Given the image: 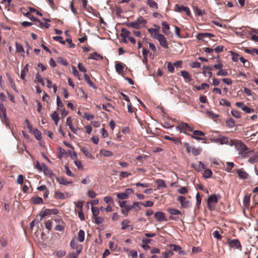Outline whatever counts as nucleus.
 <instances>
[{
  "label": "nucleus",
  "mask_w": 258,
  "mask_h": 258,
  "mask_svg": "<svg viewBox=\"0 0 258 258\" xmlns=\"http://www.w3.org/2000/svg\"><path fill=\"white\" fill-rule=\"evenodd\" d=\"M70 246L73 248L76 249V252L78 254H80L82 250V246L81 244H79L76 240H72L70 242Z\"/></svg>",
  "instance_id": "6e6552de"
},
{
  "label": "nucleus",
  "mask_w": 258,
  "mask_h": 258,
  "mask_svg": "<svg viewBox=\"0 0 258 258\" xmlns=\"http://www.w3.org/2000/svg\"><path fill=\"white\" fill-rule=\"evenodd\" d=\"M227 242L230 247L234 248H238L241 247L240 243L237 239H228Z\"/></svg>",
  "instance_id": "9b49d317"
},
{
  "label": "nucleus",
  "mask_w": 258,
  "mask_h": 258,
  "mask_svg": "<svg viewBox=\"0 0 258 258\" xmlns=\"http://www.w3.org/2000/svg\"><path fill=\"white\" fill-rule=\"evenodd\" d=\"M91 211L93 218L98 216L100 213L99 209L97 207H92Z\"/></svg>",
  "instance_id": "de8ad7c7"
},
{
  "label": "nucleus",
  "mask_w": 258,
  "mask_h": 258,
  "mask_svg": "<svg viewBox=\"0 0 258 258\" xmlns=\"http://www.w3.org/2000/svg\"><path fill=\"white\" fill-rule=\"evenodd\" d=\"M181 75L183 77L185 81L186 82H191L192 80L191 76L189 75V73L186 71H181L180 72Z\"/></svg>",
  "instance_id": "dca6fc26"
},
{
  "label": "nucleus",
  "mask_w": 258,
  "mask_h": 258,
  "mask_svg": "<svg viewBox=\"0 0 258 258\" xmlns=\"http://www.w3.org/2000/svg\"><path fill=\"white\" fill-rule=\"evenodd\" d=\"M57 105L58 108H59L60 109L64 110L63 105V103L60 100V98L57 96Z\"/></svg>",
  "instance_id": "e2e57ef3"
},
{
  "label": "nucleus",
  "mask_w": 258,
  "mask_h": 258,
  "mask_svg": "<svg viewBox=\"0 0 258 258\" xmlns=\"http://www.w3.org/2000/svg\"><path fill=\"white\" fill-rule=\"evenodd\" d=\"M235 105L240 108L242 111L245 112V113H250L252 110L251 108L247 107L243 102H236Z\"/></svg>",
  "instance_id": "f8f14e48"
},
{
  "label": "nucleus",
  "mask_w": 258,
  "mask_h": 258,
  "mask_svg": "<svg viewBox=\"0 0 258 258\" xmlns=\"http://www.w3.org/2000/svg\"><path fill=\"white\" fill-rule=\"evenodd\" d=\"M174 11L179 13L184 12L188 16H191L190 10L187 7L180 6L178 4H176L174 6Z\"/></svg>",
  "instance_id": "20e7f679"
},
{
  "label": "nucleus",
  "mask_w": 258,
  "mask_h": 258,
  "mask_svg": "<svg viewBox=\"0 0 258 258\" xmlns=\"http://www.w3.org/2000/svg\"><path fill=\"white\" fill-rule=\"evenodd\" d=\"M210 141L212 142L216 143L220 145H230L231 140H229V139L225 136H219L217 138H211L210 139Z\"/></svg>",
  "instance_id": "f03ea898"
},
{
  "label": "nucleus",
  "mask_w": 258,
  "mask_h": 258,
  "mask_svg": "<svg viewBox=\"0 0 258 258\" xmlns=\"http://www.w3.org/2000/svg\"><path fill=\"white\" fill-rule=\"evenodd\" d=\"M50 117L54 120L56 125L57 124L58 121L59 120V117L58 114H50Z\"/></svg>",
  "instance_id": "052dcab7"
},
{
  "label": "nucleus",
  "mask_w": 258,
  "mask_h": 258,
  "mask_svg": "<svg viewBox=\"0 0 258 258\" xmlns=\"http://www.w3.org/2000/svg\"><path fill=\"white\" fill-rule=\"evenodd\" d=\"M35 81L40 83L42 86L45 85L44 79L39 74L36 75Z\"/></svg>",
  "instance_id": "c9c22d12"
},
{
  "label": "nucleus",
  "mask_w": 258,
  "mask_h": 258,
  "mask_svg": "<svg viewBox=\"0 0 258 258\" xmlns=\"http://www.w3.org/2000/svg\"><path fill=\"white\" fill-rule=\"evenodd\" d=\"M212 175V172L209 169H206L204 171V173H203V176H204V177H205L206 178H210Z\"/></svg>",
  "instance_id": "8fccbe9b"
},
{
  "label": "nucleus",
  "mask_w": 258,
  "mask_h": 258,
  "mask_svg": "<svg viewBox=\"0 0 258 258\" xmlns=\"http://www.w3.org/2000/svg\"><path fill=\"white\" fill-rule=\"evenodd\" d=\"M239 59L241 61V62L243 63V66L245 68H249L250 66V62L246 59H245L243 57H240Z\"/></svg>",
  "instance_id": "49530a36"
},
{
  "label": "nucleus",
  "mask_w": 258,
  "mask_h": 258,
  "mask_svg": "<svg viewBox=\"0 0 258 258\" xmlns=\"http://www.w3.org/2000/svg\"><path fill=\"white\" fill-rule=\"evenodd\" d=\"M130 221L127 219L124 220L123 221H122V222L121 223V224L122 225L121 229L122 230H125L126 228H127L128 227H129L130 225H128V223H130Z\"/></svg>",
  "instance_id": "3c124183"
},
{
  "label": "nucleus",
  "mask_w": 258,
  "mask_h": 258,
  "mask_svg": "<svg viewBox=\"0 0 258 258\" xmlns=\"http://www.w3.org/2000/svg\"><path fill=\"white\" fill-rule=\"evenodd\" d=\"M167 211L171 215H178L181 214V212L179 210L176 209L168 208Z\"/></svg>",
  "instance_id": "473e14b6"
},
{
  "label": "nucleus",
  "mask_w": 258,
  "mask_h": 258,
  "mask_svg": "<svg viewBox=\"0 0 258 258\" xmlns=\"http://www.w3.org/2000/svg\"><path fill=\"white\" fill-rule=\"evenodd\" d=\"M52 38L54 40L59 41L60 43L62 44H64L66 43V41L63 40V38L61 36H54Z\"/></svg>",
  "instance_id": "680f3d73"
},
{
  "label": "nucleus",
  "mask_w": 258,
  "mask_h": 258,
  "mask_svg": "<svg viewBox=\"0 0 258 258\" xmlns=\"http://www.w3.org/2000/svg\"><path fill=\"white\" fill-rule=\"evenodd\" d=\"M54 197L55 199L61 200L64 199L66 198L63 194L59 191L55 192Z\"/></svg>",
  "instance_id": "c03bdc74"
},
{
  "label": "nucleus",
  "mask_w": 258,
  "mask_h": 258,
  "mask_svg": "<svg viewBox=\"0 0 258 258\" xmlns=\"http://www.w3.org/2000/svg\"><path fill=\"white\" fill-rule=\"evenodd\" d=\"M159 41L160 44L165 48H167L168 47V45L165 37L162 34L161 36H160V37L158 39Z\"/></svg>",
  "instance_id": "a211bd4d"
},
{
  "label": "nucleus",
  "mask_w": 258,
  "mask_h": 258,
  "mask_svg": "<svg viewBox=\"0 0 258 258\" xmlns=\"http://www.w3.org/2000/svg\"><path fill=\"white\" fill-rule=\"evenodd\" d=\"M147 4L150 8L157 10L158 6L157 3L153 0H147Z\"/></svg>",
  "instance_id": "4be33fe9"
},
{
  "label": "nucleus",
  "mask_w": 258,
  "mask_h": 258,
  "mask_svg": "<svg viewBox=\"0 0 258 258\" xmlns=\"http://www.w3.org/2000/svg\"><path fill=\"white\" fill-rule=\"evenodd\" d=\"M125 25L128 27H132L136 29H139L141 28V26L139 25L136 21L134 22L125 23Z\"/></svg>",
  "instance_id": "bb28decb"
},
{
  "label": "nucleus",
  "mask_w": 258,
  "mask_h": 258,
  "mask_svg": "<svg viewBox=\"0 0 258 258\" xmlns=\"http://www.w3.org/2000/svg\"><path fill=\"white\" fill-rule=\"evenodd\" d=\"M57 61L59 63L62 64L63 66H67L68 64V63L67 60H66L65 59H63L62 57H58L57 58Z\"/></svg>",
  "instance_id": "bf43d9fd"
},
{
  "label": "nucleus",
  "mask_w": 258,
  "mask_h": 258,
  "mask_svg": "<svg viewBox=\"0 0 258 258\" xmlns=\"http://www.w3.org/2000/svg\"><path fill=\"white\" fill-rule=\"evenodd\" d=\"M250 196L248 195H245L243 198V204L245 208H248L249 206Z\"/></svg>",
  "instance_id": "a878e982"
},
{
  "label": "nucleus",
  "mask_w": 258,
  "mask_h": 258,
  "mask_svg": "<svg viewBox=\"0 0 258 258\" xmlns=\"http://www.w3.org/2000/svg\"><path fill=\"white\" fill-rule=\"evenodd\" d=\"M236 173L241 178L246 179L247 178L248 174L244 171L239 169L236 171Z\"/></svg>",
  "instance_id": "cd10ccee"
},
{
  "label": "nucleus",
  "mask_w": 258,
  "mask_h": 258,
  "mask_svg": "<svg viewBox=\"0 0 258 258\" xmlns=\"http://www.w3.org/2000/svg\"><path fill=\"white\" fill-rule=\"evenodd\" d=\"M214 37V34L210 33H200L197 36V38L199 40L205 41L206 37L211 38Z\"/></svg>",
  "instance_id": "2eb2a0df"
},
{
  "label": "nucleus",
  "mask_w": 258,
  "mask_h": 258,
  "mask_svg": "<svg viewBox=\"0 0 258 258\" xmlns=\"http://www.w3.org/2000/svg\"><path fill=\"white\" fill-rule=\"evenodd\" d=\"M0 118L7 126L9 125L10 121L7 116V114H0Z\"/></svg>",
  "instance_id": "72a5a7b5"
},
{
  "label": "nucleus",
  "mask_w": 258,
  "mask_h": 258,
  "mask_svg": "<svg viewBox=\"0 0 258 258\" xmlns=\"http://www.w3.org/2000/svg\"><path fill=\"white\" fill-rule=\"evenodd\" d=\"M136 22L138 23L139 26H141V28L144 26L145 24L147 23V21L146 19L143 18L142 17L140 16L137 20Z\"/></svg>",
  "instance_id": "e433bc0d"
},
{
  "label": "nucleus",
  "mask_w": 258,
  "mask_h": 258,
  "mask_svg": "<svg viewBox=\"0 0 258 258\" xmlns=\"http://www.w3.org/2000/svg\"><path fill=\"white\" fill-rule=\"evenodd\" d=\"M226 123L227 125L232 127L234 126L235 125V121L233 119L231 118H228L226 120Z\"/></svg>",
  "instance_id": "69168bd1"
},
{
  "label": "nucleus",
  "mask_w": 258,
  "mask_h": 258,
  "mask_svg": "<svg viewBox=\"0 0 258 258\" xmlns=\"http://www.w3.org/2000/svg\"><path fill=\"white\" fill-rule=\"evenodd\" d=\"M58 211L56 209H45L41 214V219L45 216L50 215H56L58 213Z\"/></svg>",
  "instance_id": "1a4fd4ad"
},
{
  "label": "nucleus",
  "mask_w": 258,
  "mask_h": 258,
  "mask_svg": "<svg viewBox=\"0 0 258 258\" xmlns=\"http://www.w3.org/2000/svg\"><path fill=\"white\" fill-rule=\"evenodd\" d=\"M242 50L246 53L253 55L254 53H255L258 55V49L256 48H252L251 49L247 47H243Z\"/></svg>",
  "instance_id": "b1692460"
},
{
  "label": "nucleus",
  "mask_w": 258,
  "mask_h": 258,
  "mask_svg": "<svg viewBox=\"0 0 258 258\" xmlns=\"http://www.w3.org/2000/svg\"><path fill=\"white\" fill-rule=\"evenodd\" d=\"M230 146H234L235 148L238 152L239 154L247 149L246 146L243 142L239 140H231Z\"/></svg>",
  "instance_id": "f257e3e1"
},
{
  "label": "nucleus",
  "mask_w": 258,
  "mask_h": 258,
  "mask_svg": "<svg viewBox=\"0 0 258 258\" xmlns=\"http://www.w3.org/2000/svg\"><path fill=\"white\" fill-rule=\"evenodd\" d=\"M194 167L195 170L198 172L201 171L205 168L204 164L201 161H199L198 165H195Z\"/></svg>",
  "instance_id": "c85d7f7f"
},
{
  "label": "nucleus",
  "mask_w": 258,
  "mask_h": 258,
  "mask_svg": "<svg viewBox=\"0 0 258 258\" xmlns=\"http://www.w3.org/2000/svg\"><path fill=\"white\" fill-rule=\"evenodd\" d=\"M42 166L43 167L42 171H43L44 174H47L50 176H52L53 173L49 168L44 163L42 164Z\"/></svg>",
  "instance_id": "393cba45"
},
{
  "label": "nucleus",
  "mask_w": 258,
  "mask_h": 258,
  "mask_svg": "<svg viewBox=\"0 0 258 258\" xmlns=\"http://www.w3.org/2000/svg\"><path fill=\"white\" fill-rule=\"evenodd\" d=\"M66 123L69 128L75 134H76L77 131V128L75 127L72 124V118L71 117H68L67 119Z\"/></svg>",
  "instance_id": "f3484780"
},
{
  "label": "nucleus",
  "mask_w": 258,
  "mask_h": 258,
  "mask_svg": "<svg viewBox=\"0 0 258 258\" xmlns=\"http://www.w3.org/2000/svg\"><path fill=\"white\" fill-rule=\"evenodd\" d=\"M193 133V135H191V138L197 140H204V138H200V136H204L205 133L202 131L199 130H193L191 131Z\"/></svg>",
  "instance_id": "9d476101"
},
{
  "label": "nucleus",
  "mask_w": 258,
  "mask_h": 258,
  "mask_svg": "<svg viewBox=\"0 0 258 258\" xmlns=\"http://www.w3.org/2000/svg\"><path fill=\"white\" fill-rule=\"evenodd\" d=\"M78 237L79 241L82 242L85 239V232L83 230H80L78 234Z\"/></svg>",
  "instance_id": "4c0bfd02"
},
{
  "label": "nucleus",
  "mask_w": 258,
  "mask_h": 258,
  "mask_svg": "<svg viewBox=\"0 0 258 258\" xmlns=\"http://www.w3.org/2000/svg\"><path fill=\"white\" fill-rule=\"evenodd\" d=\"M196 89L198 91L204 90L209 87V85L207 83H202L201 86H196Z\"/></svg>",
  "instance_id": "09e8293b"
},
{
  "label": "nucleus",
  "mask_w": 258,
  "mask_h": 258,
  "mask_svg": "<svg viewBox=\"0 0 258 258\" xmlns=\"http://www.w3.org/2000/svg\"><path fill=\"white\" fill-rule=\"evenodd\" d=\"M24 177L23 175L20 174L18 175L17 179V183L19 184H23L24 182Z\"/></svg>",
  "instance_id": "0e129e2a"
},
{
  "label": "nucleus",
  "mask_w": 258,
  "mask_h": 258,
  "mask_svg": "<svg viewBox=\"0 0 258 258\" xmlns=\"http://www.w3.org/2000/svg\"><path fill=\"white\" fill-rule=\"evenodd\" d=\"M156 183L157 184L158 188H159L160 187H166V185L165 181L162 179H158L156 180Z\"/></svg>",
  "instance_id": "a18cd8bd"
},
{
  "label": "nucleus",
  "mask_w": 258,
  "mask_h": 258,
  "mask_svg": "<svg viewBox=\"0 0 258 258\" xmlns=\"http://www.w3.org/2000/svg\"><path fill=\"white\" fill-rule=\"evenodd\" d=\"M33 133L34 135L35 138L37 140H40L42 138L41 132L37 128H35L33 130Z\"/></svg>",
  "instance_id": "58836bf2"
},
{
  "label": "nucleus",
  "mask_w": 258,
  "mask_h": 258,
  "mask_svg": "<svg viewBox=\"0 0 258 258\" xmlns=\"http://www.w3.org/2000/svg\"><path fill=\"white\" fill-rule=\"evenodd\" d=\"M248 162L250 164H254L258 162V152L252 151V154L250 155Z\"/></svg>",
  "instance_id": "ddd939ff"
},
{
  "label": "nucleus",
  "mask_w": 258,
  "mask_h": 258,
  "mask_svg": "<svg viewBox=\"0 0 258 258\" xmlns=\"http://www.w3.org/2000/svg\"><path fill=\"white\" fill-rule=\"evenodd\" d=\"M226 164L227 165L226 170L227 172H230L234 166V163L231 162H226Z\"/></svg>",
  "instance_id": "5fc2aeb1"
},
{
  "label": "nucleus",
  "mask_w": 258,
  "mask_h": 258,
  "mask_svg": "<svg viewBox=\"0 0 258 258\" xmlns=\"http://www.w3.org/2000/svg\"><path fill=\"white\" fill-rule=\"evenodd\" d=\"M115 67L116 71L118 74H121L123 72L124 67L121 62H116Z\"/></svg>",
  "instance_id": "c756f323"
},
{
  "label": "nucleus",
  "mask_w": 258,
  "mask_h": 258,
  "mask_svg": "<svg viewBox=\"0 0 258 258\" xmlns=\"http://www.w3.org/2000/svg\"><path fill=\"white\" fill-rule=\"evenodd\" d=\"M161 25L163 33L165 34H168L170 29L169 25L165 21L162 22Z\"/></svg>",
  "instance_id": "412c9836"
},
{
  "label": "nucleus",
  "mask_w": 258,
  "mask_h": 258,
  "mask_svg": "<svg viewBox=\"0 0 258 258\" xmlns=\"http://www.w3.org/2000/svg\"><path fill=\"white\" fill-rule=\"evenodd\" d=\"M84 76L85 81L86 82V83H87L89 85V86L90 87H91L92 88H93L94 89H96V86L91 81V80L90 79L89 76L86 74H84Z\"/></svg>",
  "instance_id": "5701e85b"
},
{
  "label": "nucleus",
  "mask_w": 258,
  "mask_h": 258,
  "mask_svg": "<svg viewBox=\"0 0 258 258\" xmlns=\"http://www.w3.org/2000/svg\"><path fill=\"white\" fill-rule=\"evenodd\" d=\"M155 218L158 222L165 221L167 220L165 217V214L162 212H157L155 213Z\"/></svg>",
  "instance_id": "4468645a"
},
{
  "label": "nucleus",
  "mask_w": 258,
  "mask_h": 258,
  "mask_svg": "<svg viewBox=\"0 0 258 258\" xmlns=\"http://www.w3.org/2000/svg\"><path fill=\"white\" fill-rule=\"evenodd\" d=\"M177 201L179 202L183 208H188L191 206L189 201H186L185 197L183 196H179L177 198Z\"/></svg>",
  "instance_id": "0eeeda50"
},
{
  "label": "nucleus",
  "mask_w": 258,
  "mask_h": 258,
  "mask_svg": "<svg viewBox=\"0 0 258 258\" xmlns=\"http://www.w3.org/2000/svg\"><path fill=\"white\" fill-rule=\"evenodd\" d=\"M100 153L104 157H109L113 155V153L112 152L104 149L101 150Z\"/></svg>",
  "instance_id": "f704fd0d"
},
{
  "label": "nucleus",
  "mask_w": 258,
  "mask_h": 258,
  "mask_svg": "<svg viewBox=\"0 0 258 258\" xmlns=\"http://www.w3.org/2000/svg\"><path fill=\"white\" fill-rule=\"evenodd\" d=\"M221 197L219 195L213 194L208 197V204L210 210H212Z\"/></svg>",
  "instance_id": "7ed1b4c3"
},
{
  "label": "nucleus",
  "mask_w": 258,
  "mask_h": 258,
  "mask_svg": "<svg viewBox=\"0 0 258 258\" xmlns=\"http://www.w3.org/2000/svg\"><path fill=\"white\" fill-rule=\"evenodd\" d=\"M131 175V173L125 171H121L119 173V179H122L124 178H127Z\"/></svg>",
  "instance_id": "37998d69"
},
{
  "label": "nucleus",
  "mask_w": 258,
  "mask_h": 258,
  "mask_svg": "<svg viewBox=\"0 0 258 258\" xmlns=\"http://www.w3.org/2000/svg\"><path fill=\"white\" fill-rule=\"evenodd\" d=\"M66 254V251L64 250H59L55 253V255L58 257H62Z\"/></svg>",
  "instance_id": "603ef678"
},
{
  "label": "nucleus",
  "mask_w": 258,
  "mask_h": 258,
  "mask_svg": "<svg viewBox=\"0 0 258 258\" xmlns=\"http://www.w3.org/2000/svg\"><path fill=\"white\" fill-rule=\"evenodd\" d=\"M89 59H93L96 60H99L103 59L102 56L100 54L97 53V52H94L93 53H90L89 54V56L88 57Z\"/></svg>",
  "instance_id": "6ab92c4d"
},
{
  "label": "nucleus",
  "mask_w": 258,
  "mask_h": 258,
  "mask_svg": "<svg viewBox=\"0 0 258 258\" xmlns=\"http://www.w3.org/2000/svg\"><path fill=\"white\" fill-rule=\"evenodd\" d=\"M16 51L17 53H24V49L23 46L17 42H15Z\"/></svg>",
  "instance_id": "7c9ffc66"
},
{
  "label": "nucleus",
  "mask_w": 258,
  "mask_h": 258,
  "mask_svg": "<svg viewBox=\"0 0 258 258\" xmlns=\"http://www.w3.org/2000/svg\"><path fill=\"white\" fill-rule=\"evenodd\" d=\"M130 33V32L128 30L123 28L121 30L120 36L122 38H125L129 37Z\"/></svg>",
  "instance_id": "2f4dec72"
},
{
  "label": "nucleus",
  "mask_w": 258,
  "mask_h": 258,
  "mask_svg": "<svg viewBox=\"0 0 258 258\" xmlns=\"http://www.w3.org/2000/svg\"><path fill=\"white\" fill-rule=\"evenodd\" d=\"M185 147L187 152L191 153L193 155L197 156L202 152L201 148H197L196 147H190L188 144H185Z\"/></svg>",
  "instance_id": "423d86ee"
},
{
  "label": "nucleus",
  "mask_w": 258,
  "mask_h": 258,
  "mask_svg": "<svg viewBox=\"0 0 258 258\" xmlns=\"http://www.w3.org/2000/svg\"><path fill=\"white\" fill-rule=\"evenodd\" d=\"M164 138L166 140H170V141H172L174 142L175 143V144L176 145L181 144V141L179 140H178L177 138H172V137H170L167 136H164Z\"/></svg>",
  "instance_id": "ea45409f"
},
{
  "label": "nucleus",
  "mask_w": 258,
  "mask_h": 258,
  "mask_svg": "<svg viewBox=\"0 0 258 258\" xmlns=\"http://www.w3.org/2000/svg\"><path fill=\"white\" fill-rule=\"evenodd\" d=\"M176 128L180 132L186 133L187 132L192 131V128L187 123L181 122L176 126Z\"/></svg>",
  "instance_id": "39448f33"
},
{
  "label": "nucleus",
  "mask_w": 258,
  "mask_h": 258,
  "mask_svg": "<svg viewBox=\"0 0 258 258\" xmlns=\"http://www.w3.org/2000/svg\"><path fill=\"white\" fill-rule=\"evenodd\" d=\"M57 180L60 184L63 185H68L72 183V182L68 181L64 177L57 178Z\"/></svg>",
  "instance_id": "a19ab883"
},
{
  "label": "nucleus",
  "mask_w": 258,
  "mask_h": 258,
  "mask_svg": "<svg viewBox=\"0 0 258 258\" xmlns=\"http://www.w3.org/2000/svg\"><path fill=\"white\" fill-rule=\"evenodd\" d=\"M252 150H251L247 148V149L241 152L239 155L244 158H249L250 155L252 154Z\"/></svg>",
  "instance_id": "aec40b11"
},
{
  "label": "nucleus",
  "mask_w": 258,
  "mask_h": 258,
  "mask_svg": "<svg viewBox=\"0 0 258 258\" xmlns=\"http://www.w3.org/2000/svg\"><path fill=\"white\" fill-rule=\"evenodd\" d=\"M178 192L180 194H185L188 192V189L185 186H182L178 189Z\"/></svg>",
  "instance_id": "338daca9"
},
{
  "label": "nucleus",
  "mask_w": 258,
  "mask_h": 258,
  "mask_svg": "<svg viewBox=\"0 0 258 258\" xmlns=\"http://www.w3.org/2000/svg\"><path fill=\"white\" fill-rule=\"evenodd\" d=\"M217 76H227L228 75V73L226 70L221 69L219 70L218 72L217 73Z\"/></svg>",
  "instance_id": "864d4df0"
},
{
  "label": "nucleus",
  "mask_w": 258,
  "mask_h": 258,
  "mask_svg": "<svg viewBox=\"0 0 258 258\" xmlns=\"http://www.w3.org/2000/svg\"><path fill=\"white\" fill-rule=\"evenodd\" d=\"M117 197L121 200H124L128 198V196L126 195L125 192H120L116 195Z\"/></svg>",
  "instance_id": "6e6d98bb"
},
{
  "label": "nucleus",
  "mask_w": 258,
  "mask_h": 258,
  "mask_svg": "<svg viewBox=\"0 0 258 258\" xmlns=\"http://www.w3.org/2000/svg\"><path fill=\"white\" fill-rule=\"evenodd\" d=\"M81 151L83 152V153L87 157L90 159L93 158V155L88 149H86L85 148H83L81 149Z\"/></svg>",
  "instance_id": "79ce46f5"
},
{
  "label": "nucleus",
  "mask_w": 258,
  "mask_h": 258,
  "mask_svg": "<svg viewBox=\"0 0 258 258\" xmlns=\"http://www.w3.org/2000/svg\"><path fill=\"white\" fill-rule=\"evenodd\" d=\"M173 254V252L171 250H169L163 253V258H169Z\"/></svg>",
  "instance_id": "774afa93"
},
{
  "label": "nucleus",
  "mask_w": 258,
  "mask_h": 258,
  "mask_svg": "<svg viewBox=\"0 0 258 258\" xmlns=\"http://www.w3.org/2000/svg\"><path fill=\"white\" fill-rule=\"evenodd\" d=\"M167 67L168 71L170 73H174V65H173V64L172 63H171V62H168L167 63Z\"/></svg>",
  "instance_id": "13d9d810"
},
{
  "label": "nucleus",
  "mask_w": 258,
  "mask_h": 258,
  "mask_svg": "<svg viewBox=\"0 0 258 258\" xmlns=\"http://www.w3.org/2000/svg\"><path fill=\"white\" fill-rule=\"evenodd\" d=\"M94 219L95 223L98 225H100V224H102L104 221V219L102 217L97 216V217H94Z\"/></svg>",
  "instance_id": "4d7b16f0"
}]
</instances>
